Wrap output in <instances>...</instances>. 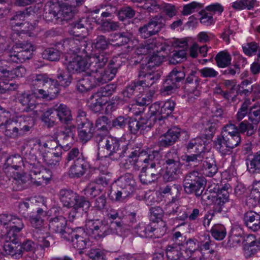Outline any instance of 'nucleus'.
Listing matches in <instances>:
<instances>
[{
  "label": "nucleus",
  "mask_w": 260,
  "mask_h": 260,
  "mask_svg": "<svg viewBox=\"0 0 260 260\" xmlns=\"http://www.w3.org/2000/svg\"><path fill=\"white\" fill-rule=\"evenodd\" d=\"M91 230L93 234L99 238H103L107 235L108 229L106 220H97L92 223Z\"/></svg>",
  "instance_id": "nucleus-31"
},
{
  "label": "nucleus",
  "mask_w": 260,
  "mask_h": 260,
  "mask_svg": "<svg viewBox=\"0 0 260 260\" xmlns=\"http://www.w3.org/2000/svg\"><path fill=\"white\" fill-rule=\"evenodd\" d=\"M116 89V86L114 84H107L101 87L94 93L95 98H100L102 99H107V98L111 95Z\"/></svg>",
  "instance_id": "nucleus-47"
},
{
  "label": "nucleus",
  "mask_w": 260,
  "mask_h": 260,
  "mask_svg": "<svg viewBox=\"0 0 260 260\" xmlns=\"http://www.w3.org/2000/svg\"><path fill=\"white\" fill-rule=\"evenodd\" d=\"M109 43L106 39V37L103 35L98 36L94 40L92 46L99 50H104L108 48Z\"/></svg>",
  "instance_id": "nucleus-62"
},
{
  "label": "nucleus",
  "mask_w": 260,
  "mask_h": 260,
  "mask_svg": "<svg viewBox=\"0 0 260 260\" xmlns=\"http://www.w3.org/2000/svg\"><path fill=\"white\" fill-rule=\"evenodd\" d=\"M202 170L205 176L210 177L217 173L218 168L213 154H210L205 157L203 162Z\"/></svg>",
  "instance_id": "nucleus-24"
},
{
  "label": "nucleus",
  "mask_w": 260,
  "mask_h": 260,
  "mask_svg": "<svg viewBox=\"0 0 260 260\" xmlns=\"http://www.w3.org/2000/svg\"><path fill=\"white\" fill-rule=\"evenodd\" d=\"M108 60L109 55L104 52L92 55L89 59V62L80 56H77L69 62L67 69L70 72L77 73H81L87 70L93 71L94 69H103Z\"/></svg>",
  "instance_id": "nucleus-2"
},
{
  "label": "nucleus",
  "mask_w": 260,
  "mask_h": 260,
  "mask_svg": "<svg viewBox=\"0 0 260 260\" xmlns=\"http://www.w3.org/2000/svg\"><path fill=\"white\" fill-rule=\"evenodd\" d=\"M28 49H35V47L31 43L26 42L16 43L8 53H18Z\"/></svg>",
  "instance_id": "nucleus-61"
},
{
  "label": "nucleus",
  "mask_w": 260,
  "mask_h": 260,
  "mask_svg": "<svg viewBox=\"0 0 260 260\" xmlns=\"http://www.w3.org/2000/svg\"><path fill=\"white\" fill-rule=\"evenodd\" d=\"M202 142L201 138L199 137L190 140L186 145L187 152L188 153L192 152L196 153L202 152L200 150L202 147Z\"/></svg>",
  "instance_id": "nucleus-57"
},
{
  "label": "nucleus",
  "mask_w": 260,
  "mask_h": 260,
  "mask_svg": "<svg viewBox=\"0 0 260 260\" xmlns=\"http://www.w3.org/2000/svg\"><path fill=\"white\" fill-rule=\"evenodd\" d=\"M77 131L80 140L87 142L93 137L94 127L92 121L85 118L78 124Z\"/></svg>",
  "instance_id": "nucleus-15"
},
{
  "label": "nucleus",
  "mask_w": 260,
  "mask_h": 260,
  "mask_svg": "<svg viewBox=\"0 0 260 260\" xmlns=\"http://www.w3.org/2000/svg\"><path fill=\"white\" fill-rule=\"evenodd\" d=\"M61 53L58 47L55 46L54 47L46 48L42 53V56L44 59L50 61L59 60Z\"/></svg>",
  "instance_id": "nucleus-40"
},
{
  "label": "nucleus",
  "mask_w": 260,
  "mask_h": 260,
  "mask_svg": "<svg viewBox=\"0 0 260 260\" xmlns=\"http://www.w3.org/2000/svg\"><path fill=\"white\" fill-rule=\"evenodd\" d=\"M5 135L8 137L13 139L21 137L14 120L6 121Z\"/></svg>",
  "instance_id": "nucleus-51"
},
{
  "label": "nucleus",
  "mask_w": 260,
  "mask_h": 260,
  "mask_svg": "<svg viewBox=\"0 0 260 260\" xmlns=\"http://www.w3.org/2000/svg\"><path fill=\"white\" fill-rule=\"evenodd\" d=\"M229 197L223 196L221 193L217 192L214 200L213 211L215 213H220L222 211V207L224 204L229 202Z\"/></svg>",
  "instance_id": "nucleus-54"
},
{
  "label": "nucleus",
  "mask_w": 260,
  "mask_h": 260,
  "mask_svg": "<svg viewBox=\"0 0 260 260\" xmlns=\"http://www.w3.org/2000/svg\"><path fill=\"white\" fill-rule=\"evenodd\" d=\"M165 56L162 54H158L153 51V54L148 57L147 64L142 67V69L148 70H151L152 68L155 66H159L164 60Z\"/></svg>",
  "instance_id": "nucleus-38"
},
{
  "label": "nucleus",
  "mask_w": 260,
  "mask_h": 260,
  "mask_svg": "<svg viewBox=\"0 0 260 260\" xmlns=\"http://www.w3.org/2000/svg\"><path fill=\"white\" fill-rule=\"evenodd\" d=\"M83 72L82 73H83ZM86 74L78 77L77 80L76 87L80 92H87L96 87L91 79L87 71L84 72Z\"/></svg>",
  "instance_id": "nucleus-26"
},
{
  "label": "nucleus",
  "mask_w": 260,
  "mask_h": 260,
  "mask_svg": "<svg viewBox=\"0 0 260 260\" xmlns=\"http://www.w3.org/2000/svg\"><path fill=\"white\" fill-rule=\"evenodd\" d=\"M206 180L198 171H192L187 173L183 180L184 190L187 194L194 192L197 197H200L203 192Z\"/></svg>",
  "instance_id": "nucleus-5"
},
{
  "label": "nucleus",
  "mask_w": 260,
  "mask_h": 260,
  "mask_svg": "<svg viewBox=\"0 0 260 260\" xmlns=\"http://www.w3.org/2000/svg\"><path fill=\"white\" fill-rule=\"evenodd\" d=\"M225 139L223 136H217L216 139L213 142L216 150L223 156L231 153L228 145L225 144Z\"/></svg>",
  "instance_id": "nucleus-44"
},
{
  "label": "nucleus",
  "mask_w": 260,
  "mask_h": 260,
  "mask_svg": "<svg viewBox=\"0 0 260 260\" xmlns=\"http://www.w3.org/2000/svg\"><path fill=\"white\" fill-rule=\"evenodd\" d=\"M67 70H68L67 69ZM68 71V72L61 71L56 75V79L55 80L57 81L58 83H59L60 87V86L63 87H68L71 83L73 78L70 73L73 74L74 73L70 72L69 71Z\"/></svg>",
  "instance_id": "nucleus-41"
},
{
  "label": "nucleus",
  "mask_w": 260,
  "mask_h": 260,
  "mask_svg": "<svg viewBox=\"0 0 260 260\" xmlns=\"http://www.w3.org/2000/svg\"><path fill=\"white\" fill-rule=\"evenodd\" d=\"M13 120L21 137L31 133L34 129L35 120L32 117L17 118Z\"/></svg>",
  "instance_id": "nucleus-18"
},
{
  "label": "nucleus",
  "mask_w": 260,
  "mask_h": 260,
  "mask_svg": "<svg viewBox=\"0 0 260 260\" xmlns=\"http://www.w3.org/2000/svg\"><path fill=\"white\" fill-rule=\"evenodd\" d=\"M108 102L107 99H102L100 98H95L93 94L88 101V107L94 113H98L103 109V106Z\"/></svg>",
  "instance_id": "nucleus-35"
},
{
  "label": "nucleus",
  "mask_w": 260,
  "mask_h": 260,
  "mask_svg": "<svg viewBox=\"0 0 260 260\" xmlns=\"http://www.w3.org/2000/svg\"><path fill=\"white\" fill-rule=\"evenodd\" d=\"M48 226L50 232L58 234L63 231V229L67 225V220L62 216L48 218Z\"/></svg>",
  "instance_id": "nucleus-25"
},
{
  "label": "nucleus",
  "mask_w": 260,
  "mask_h": 260,
  "mask_svg": "<svg viewBox=\"0 0 260 260\" xmlns=\"http://www.w3.org/2000/svg\"><path fill=\"white\" fill-rule=\"evenodd\" d=\"M247 170L252 174L260 173V152H257L253 157L246 159Z\"/></svg>",
  "instance_id": "nucleus-34"
},
{
  "label": "nucleus",
  "mask_w": 260,
  "mask_h": 260,
  "mask_svg": "<svg viewBox=\"0 0 260 260\" xmlns=\"http://www.w3.org/2000/svg\"><path fill=\"white\" fill-rule=\"evenodd\" d=\"M35 49H28L18 53H8V60L14 62H23L32 57V52Z\"/></svg>",
  "instance_id": "nucleus-32"
},
{
  "label": "nucleus",
  "mask_w": 260,
  "mask_h": 260,
  "mask_svg": "<svg viewBox=\"0 0 260 260\" xmlns=\"http://www.w3.org/2000/svg\"><path fill=\"white\" fill-rule=\"evenodd\" d=\"M103 142L104 146L101 148L99 147L98 155L101 153L102 154H104L102 157L118 161L125 157L127 153V145L123 144L115 137H109Z\"/></svg>",
  "instance_id": "nucleus-4"
},
{
  "label": "nucleus",
  "mask_w": 260,
  "mask_h": 260,
  "mask_svg": "<svg viewBox=\"0 0 260 260\" xmlns=\"http://www.w3.org/2000/svg\"><path fill=\"white\" fill-rule=\"evenodd\" d=\"M41 119L44 125L47 128L52 127L57 123V117L53 109H50L44 112L41 115Z\"/></svg>",
  "instance_id": "nucleus-36"
},
{
  "label": "nucleus",
  "mask_w": 260,
  "mask_h": 260,
  "mask_svg": "<svg viewBox=\"0 0 260 260\" xmlns=\"http://www.w3.org/2000/svg\"><path fill=\"white\" fill-rule=\"evenodd\" d=\"M33 81L34 84L38 85L39 86L42 85L44 88L46 89L47 92L50 93V99L55 98L60 92L59 83L55 79L49 78L46 74H37Z\"/></svg>",
  "instance_id": "nucleus-9"
},
{
  "label": "nucleus",
  "mask_w": 260,
  "mask_h": 260,
  "mask_svg": "<svg viewBox=\"0 0 260 260\" xmlns=\"http://www.w3.org/2000/svg\"><path fill=\"white\" fill-rule=\"evenodd\" d=\"M139 177L141 182L143 184H151L157 180L145 167L142 168Z\"/></svg>",
  "instance_id": "nucleus-58"
},
{
  "label": "nucleus",
  "mask_w": 260,
  "mask_h": 260,
  "mask_svg": "<svg viewBox=\"0 0 260 260\" xmlns=\"http://www.w3.org/2000/svg\"><path fill=\"white\" fill-rule=\"evenodd\" d=\"M122 61L118 57H113L105 69H93L87 72L95 87L112 80L120 68Z\"/></svg>",
  "instance_id": "nucleus-3"
},
{
  "label": "nucleus",
  "mask_w": 260,
  "mask_h": 260,
  "mask_svg": "<svg viewBox=\"0 0 260 260\" xmlns=\"http://www.w3.org/2000/svg\"><path fill=\"white\" fill-rule=\"evenodd\" d=\"M22 165L23 159L19 154H15L9 156L5 164L6 168H11L15 170H18Z\"/></svg>",
  "instance_id": "nucleus-48"
},
{
  "label": "nucleus",
  "mask_w": 260,
  "mask_h": 260,
  "mask_svg": "<svg viewBox=\"0 0 260 260\" xmlns=\"http://www.w3.org/2000/svg\"><path fill=\"white\" fill-rule=\"evenodd\" d=\"M150 211V219L153 223H155L159 220H161L164 214L162 209L159 207H152L149 209Z\"/></svg>",
  "instance_id": "nucleus-60"
},
{
  "label": "nucleus",
  "mask_w": 260,
  "mask_h": 260,
  "mask_svg": "<svg viewBox=\"0 0 260 260\" xmlns=\"http://www.w3.org/2000/svg\"><path fill=\"white\" fill-rule=\"evenodd\" d=\"M88 44L85 41L74 38H67L55 44L61 53H77L85 51Z\"/></svg>",
  "instance_id": "nucleus-7"
},
{
  "label": "nucleus",
  "mask_w": 260,
  "mask_h": 260,
  "mask_svg": "<svg viewBox=\"0 0 260 260\" xmlns=\"http://www.w3.org/2000/svg\"><path fill=\"white\" fill-rule=\"evenodd\" d=\"M76 131V125L70 123V124L66 126L64 131L59 133V136L60 139L59 145L64 150H69L71 148L70 144L74 140Z\"/></svg>",
  "instance_id": "nucleus-16"
},
{
  "label": "nucleus",
  "mask_w": 260,
  "mask_h": 260,
  "mask_svg": "<svg viewBox=\"0 0 260 260\" xmlns=\"http://www.w3.org/2000/svg\"><path fill=\"white\" fill-rule=\"evenodd\" d=\"M95 127L97 128V131L108 133L111 130V120L106 116H101L96 119Z\"/></svg>",
  "instance_id": "nucleus-39"
},
{
  "label": "nucleus",
  "mask_w": 260,
  "mask_h": 260,
  "mask_svg": "<svg viewBox=\"0 0 260 260\" xmlns=\"http://www.w3.org/2000/svg\"><path fill=\"white\" fill-rule=\"evenodd\" d=\"M136 14V11L132 7L125 6L121 7L117 13L119 19L124 21L127 19L134 18Z\"/></svg>",
  "instance_id": "nucleus-50"
},
{
  "label": "nucleus",
  "mask_w": 260,
  "mask_h": 260,
  "mask_svg": "<svg viewBox=\"0 0 260 260\" xmlns=\"http://www.w3.org/2000/svg\"><path fill=\"white\" fill-rule=\"evenodd\" d=\"M218 120L212 119L209 121V123L207 124L208 125V127H206L205 132H207V131L209 132V133L205 134V138L209 140L213 138V135L217 127H218Z\"/></svg>",
  "instance_id": "nucleus-64"
},
{
  "label": "nucleus",
  "mask_w": 260,
  "mask_h": 260,
  "mask_svg": "<svg viewBox=\"0 0 260 260\" xmlns=\"http://www.w3.org/2000/svg\"><path fill=\"white\" fill-rule=\"evenodd\" d=\"M18 100L19 103L24 107L23 112L32 111L37 105L35 93H22L19 95Z\"/></svg>",
  "instance_id": "nucleus-20"
},
{
  "label": "nucleus",
  "mask_w": 260,
  "mask_h": 260,
  "mask_svg": "<svg viewBox=\"0 0 260 260\" xmlns=\"http://www.w3.org/2000/svg\"><path fill=\"white\" fill-rule=\"evenodd\" d=\"M73 235L74 238L71 241L72 242L74 247L80 250L86 248L87 243L89 242V240L82 236L77 234V233Z\"/></svg>",
  "instance_id": "nucleus-59"
},
{
  "label": "nucleus",
  "mask_w": 260,
  "mask_h": 260,
  "mask_svg": "<svg viewBox=\"0 0 260 260\" xmlns=\"http://www.w3.org/2000/svg\"><path fill=\"white\" fill-rule=\"evenodd\" d=\"M45 11L43 14L44 19L48 23H58L60 22L59 14V5L49 2L45 5Z\"/></svg>",
  "instance_id": "nucleus-17"
},
{
  "label": "nucleus",
  "mask_w": 260,
  "mask_h": 260,
  "mask_svg": "<svg viewBox=\"0 0 260 260\" xmlns=\"http://www.w3.org/2000/svg\"><path fill=\"white\" fill-rule=\"evenodd\" d=\"M244 254L246 257H251L260 250V240H255L250 243L246 242L243 245Z\"/></svg>",
  "instance_id": "nucleus-42"
},
{
  "label": "nucleus",
  "mask_w": 260,
  "mask_h": 260,
  "mask_svg": "<svg viewBox=\"0 0 260 260\" xmlns=\"http://www.w3.org/2000/svg\"><path fill=\"white\" fill-rule=\"evenodd\" d=\"M148 70L142 69L139 71L138 77L141 78L143 77L144 79L141 81H137L138 85L140 86L150 87L160 77V73L158 71L148 72Z\"/></svg>",
  "instance_id": "nucleus-19"
},
{
  "label": "nucleus",
  "mask_w": 260,
  "mask_h": 260,
  "mask_svg": "<svg viewBox=\"0 0 260 260\" xmlns=\"http://www.w3.org/2000/svg\"><path fill=\"white\" fill-rule=\"evenodd\" d=\"M217 65L219 68H225L231 64V56L226 52L220 51L215 57Z\"/></svg>",
  "instance_id": "nucleus-46"
},
{
  "label": "nucleus",
  "mask_w": 260,
  "mask_h": 260,
  "mask_svg": "<svg viewBox=\"0 0 260 260\" xmlns=\"http://www.w3.org/2000/svg\"><path fill=\"white\" fill-rule=\"evenodd\" d=\"M147 154L146 151L141 150L139 147L133 149V150L128 155V160L131 165L135 167H139V164L144 162L145 158L147 157Z\"/></svg>",
  "instance_id": "nucleus-29"
},
{
  "label": "nucleus",
  "mask_w": 260,
  "mask_h": 260,
  "mask_svg": "<svg viewBox=\"0 0 260 260\" xmlns=\"http://www.w3.org/2000/svg\"><path fill=\"white\" fill-rule=\"evenodd\" d=\"M181 159L185 162L187 166H193L195 167L198 166L200 162L202 161L203 156L202 155V152H198L190 155L185 154L182 155Z\"/></svg>",
  "instance_id": "nucleus-43"
},
{
  "label": "nucleus",
  "mask_w": 260,
  "mask_h": 260,
  "mask_svg": "<svg viewBox=\"0 0 260 260\" xmlns=\"http://www.w3.org/2000/svg\"><path fill=\"white\" fill-rule=\"evenodd\" d=\"M181 134V129L173 127L169 129L159 138V145L162 147H169L173 145L178 140Z\"/></svg>",
  "instance_id": "nucleus-14"
},
{
  "label": "nucleus",
  "mask_w": 260,
  "mask_h": 260,
  "mask_svg": "<svg viewBox=\"0 0 260 260\" xmlns=\"http://www.w3.org/2000/svg\"><path fill=\"white\" fill-rule=\"evenodd\" d=\"M89 162L82 153L75 160L70 167L69 176L72 178H79L83 176L89 168Z\"/></svg>",
  "instance_id": "nucleus-11"
},
{
  "label": "nucleus",
  "mask_w": 260,
  "mask_h": 260,
  "mask_svg": "<svg viewBox=\"0 0 260 260\" xmlns=\"http://www.w3.org/2000/svg\"><path fill=\"white\" fill-rule=\"evenodd\" d=\"M248 119L254 124H257L260 121V105L255 104L249 108Z\"/></svg>",
  "instance_id": "nucleus-55"
},
{
  "label": "nucleus",
  "mask_w": 260,
  "mask_h": 260,
  "mask_svg": "<svg viewBox=\"0 0 260 260\" xmlns=\"http://www.w3.org/2000/svg\"><path fill=\"white\" fill-rule=\"evenodd\" d=\"M26 17L23 11H17L14 15L10 18V23L12 27L20 26L22 31L29 30V23L24 22Z\"/></svg>",
  "instance_id": "nucleus-27"
},
{
  "label": "nucleus",
  "mask_w": 260,
  "mask_h": 260,
  "mask_svg": "<svg viewBox=\"0 0 260 260\" xmlns=\"http://www.w3.org/2000/svg\"><path fill=\"white\" fill-rule=\"evenodd\" d=\"M223 136L225 139V144L228 145L227 147L230 149L231 152L232 150L238 146L241 143V137L238 133L229 136L224 133Z\"/></svg>",
  "instance_id": "nucleus-49"
},
{
  "label": "nucleus",
  "mask_w": 260,
  "mask_h": 260,
  "mask_svg": "<svg viewBox=\"0 0 260 260\" xmlns=\"http://www.w3.org/2000/svg\"><path fill=\"white\" fill-rule=\"evenodd\" d=\"M107 221V226L108 229V234H119L121 232L123 222L121 220H106Z\"/></svg>",
  "instance_id": "nucleus-53"
},
{
  "label": "nucleus",
  "mask_w": 260,
  "mask_h": 260,
  "mask_svg": "<svg viewBox=\"0 0 260 260\" xmlns=\"http://www.w3.org/2000/svg\"><path fill=\"white\" fill-rule=\"evenodd\" d=\"M90 24V21L87 17H83L75 20L70 24V34L76 37L85 38L88 35Z\"/></svg>",
  "instance_id": "nucleus-13"
},
{
  "label": "nucleus",
  "mask_w": 260,
  "mask_h": 260,
  "mask_svg": "<svg viewBox=\"0 0 260 260\" xmlns=\"http://www.w3.org/2000/svg\"><path fill=\"white\" fill-rule=\"evenodd\" d=\"M212 236L217 240H222L226 232L224 226L221 224H214L210 230Z\"/></svg>",
  "instance_id": "nucleus-56"
},
{
  "label": "nucleus",
  "mask_w": 260,
  "mask_h": 260,
  "mask_svg": "<svg viewBox=\"0 0 260 260\" xmlns=\"http://www.w3.org/2000/svg\"><path fill=\"white\" fill-rule=\"evenodd\" d=\"M172 53V54L169 58L171 64H176L186 59V52L185 49L174 50Z\"/></svg>",
  "instance_id": "nucleus-52"
},
{
  "label": "nucleus",
  "mask_w": 260,
  "mask_h": 260,
  "mask_svg": "<svg viewBox=\"0 0 260 260\" xmlns=\"http://www.w3.org/2000/svg\"><path fill=\"white\" fill-rule=\"evenodd\" d=\"M128 117L119 116L111 120V129L113 128L123 129L127 126Z\"/></svg>",
  "instance_id": "nucleus-63"
},
{
  "label": "nucleus",
  "mask_w": 260,
  "mask_h": 260,
  "mask_svg": "<svg viewBox=\"0 0 260 260\" xmlns=\"http://www.w3.org/2000/svg\"><path fill=\"white\" fill-rule=\"evenodd\" d=\"M165 162L166 171L162 175L164 181L168 182L177 180L181 174L179 158H168Z\"/></svg>",
  "instance_id": "nucleus-10"
},
{
  "label": "nucleus",
  "mask_w": 260,
  "mask_h": 260,
  "mask_svg": "<svg viewBox=\"0 0 260 260\" xmlns=\"http://www.w3.org/2000/svg\"><path fill=\"white\" fill-rule=\"evenodd\" d=\"M59 197L64 207L72 208L69 213L71 220L79 218L81 214L86 215L90 207L89 201L85 197L79 196L71 189H61Z\"/></svg>",
  "instance_id": "nucleus-1"
},
{
  "label": "nucleus",
  "mask_w": 260,
  "mask_h": 260,
  "mask_svg": "<svg viewBox=\"0 0 260 260\" xmlns=\"http://www.w3.org/2000/svg\"><path fill=\"white\" fill-rule=\"evenodd\" d=\"M118 186L123 192L124 197H128L129 195L133 194L135 190V187L133 184L131 183V181L126 179L122 178L119 181Z\"/></svg>",
  "instance_id": "nucleus-45"
},
{
  "label": "nucleus",
  "mask_w": 260,
  "mask_h": 260,
  "mask_svg": "<svg viewBox=\"0 0 260 260\" xmlns=\"http://www.w3.org/2000/svg\"><path fill=\"white\" fill-rule=\"evenodd\" d=\"M77 12L76 8L64 3L60 6L59 5L58 15L60 17V22L63 20L67 21L71 19Z\"/></svg>",
  "instance_id": "nucleus-33"
},
{
  "label": "nucleus",
  "mask_w": 260,
  "mask_h": 260,
  "mask_svg": "<svg viewBox=\"0 0 260 260\" xmlns=\"http://www.w3.org/2000/svg\"><path fill=\"white\" fill-rule=\"evenodd\" d=\"M53 110L61 123L66 125L70 124L73 120L71 111L66 105H56Z\"/></svg>",
  "instance_id": "nucleus-22"
},
{
  "label": "nucleus",
  "mask_w": 260,
  "mask_h": 260,
  "mask_svg": "<svg viewBox=\"0 0 260 260\" xmlns=\"http://www.w3.org/2000/svg\"><path fill=\"white\" fill-rule=\"evenodd\" d=\"M166 253L169 260H187L190 257V253H187L177 246L168 245Z\"/></svg>",
  "instance_id": "nucleus-21"
},
{
  "label": "nucleus",
  "mask_w": 260,
  "mask_h": 260,
  "mask_svg": "<svg viewBox=\"0 0 260 260\" xmlns=\"http://www.w3.org/2000/svg\"><path fill=\"white\" fill-rule=\"evenodd\" d=\"M184 67H182V70L180 68H175L167 76V82H172L175 85H178L179 83L182 82L184 80L185 77V71Z\"/></svg>",
  "instance_id": "nucleus-30"
},
{
  "label": "nucleus",
  "mask_w": 260,
  "mask_h": 260,
  "mask_svg": "<svg viewBox=\"0 0 260 260\" xmlns=\"http://www.w3.org/2000/svg\"><path fill=\"white\" fill-rule=\"evenodd\" d=\"M157 108L158 109V106L156 105H151L149 107V110L147 114L140 111L141 115L138 117L137 120L139 121L142 129L145 130L147 128H151L157 121V118L156 117Z\"/></svg>",
  "instance_id": "nucleus-12"
},
{
  "label": "nucleus",
  "mask_w": 260,
  "mask_h": 260,
  "mask_svg": "<svg viewBox=\"0 0 260 260\" xmlns=\"http://www.w3.org/2000/svg\"><path fill=\"white\" fill-rule=\"evenodd\" d=\"M165 19L161 15H156L149 20L146 25L153 36L157 34L165 26Z\"/></svg>",
  "instance_id": "nucleus-28"
},
{
  "label": "nucleus",
  "mask_w": 260,
  "mask_h": 260,
  "mask_svg": "<svg viewBox=\"0 0 260 260\" xmlns=\"http://www.w3.org/2000/svg\"><path fill=\"white\" fill-rule=\"evenodd\" d=\"M131 36V35L127 32L115 33L111 36V41L114 46H121L130 41Z\"/></svg>",
  "instance_id": "nucleus-37"
},
{
  "label": "nucleus",
  "mask_w": 260,
  "mask_h": 260,
  "mask_svg": "<svg viewBox=\"0 0 260 260\" xmlns=\"http://www.w3.org/2000/svg\"><path fill=\"white\" fill-rule=\"evenodd\" d=\"M33 81L34 84L38 85L39 86L42 85L44 88L46 89L47 92L50 93V99L55 98L60 92L59 83L55 79L49 78L46 74H37Z\"/></svg>",
  "instance_id": "nucleus-8"
},
{
  "label": "nucleus",
  "mask_w": 260,
  "mask_h": 260,
  "mask_svg": "<svg viewBox=\"0 0 260 260\" xmlns=\"http://www.w3.org/2000/svg\"><path fill=\"white\" fill-rule=\"evenodd\" d=\"M243 219L245 225L253 231L260 229V215L252 210H249L244 214Z\"/></svg>",
  "instance_id": "nucleus-23"
},
{
  "label": "nucleus",
  "mask_w": 260,
  "mask_h": 260,
  "mask_svg": "<svg viewBox=\"0 0 260 260\" xmlns=\"http://www.w3.org/2000/svg\"><path fill=\"white\" fill-rule=\"evenodd\" d=\"M144 162L147 164L145 167L153 177L157 180L164 174L165 161L160 159V154L157 151H152L147 157L145 158Z\"/></svg>",
  "instance_id": "nucleus-6"
}]
</instances>
